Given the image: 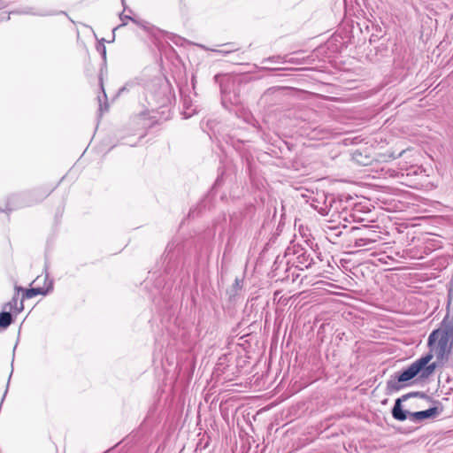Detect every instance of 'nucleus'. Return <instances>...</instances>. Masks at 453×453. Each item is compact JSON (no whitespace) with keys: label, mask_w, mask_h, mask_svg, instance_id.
I'll return each mask as SVG.
<instances>
[{"label":"nucleus","mask_w":453,"mask_h":453,"mask_svg":"<svg viewBox=\"0 0 453 453\" xmlns=\"http://www.w3.org/2000/svg\"><path fill=\"white\" fill-rule=\"evenodd\" d=\"M434 351L437 352V353L449 355V353L451 351V344H449V347L440 346V345L435 344Z\"/></svg>","instance_id":"21"},{"label":"nucleus","mask_w":453,"mask_h":453,"mask_svg":"<svg viewBox=\"0 0 453 453\" xmlns=\"http://www.w3.org/2000/svg\"><path fill=\"white\" fill-rule=\"evenodd\" d=\"M172 249L173 247L170 244H168L165 250L168 251V253H170L172 251Z\"/></svg>","instance_id":"31"},{"label":"nucleus","mask_w":453,"mask_h":453,"mask_svg":"<svg viewBox=\"0 0 453 453\" xmlns=\"http://www.w3.org/2000/svg\"><path fill=\"white\" fill-rule=\"evenodd\" d=\"M334 203H335L334 197H326L325 203L323 205L319 206L317 204H312V206L315 208V210L318 211V212L323 216L328 215L331 211H333L334 213L338 212V208H334Z\"/></svg>","instance_id":"8"},{"label":"nucleus","mask_w":453,"mask_h":453,"mask_svg":"<svg viewBox=\"0 0 453 453\" xmlns=\"http://www.w3.org/2000/svg\"><path fill=\"white\" fill-rule=\"evenodd\" d=\"M261 69L264 71H269V72L280 70L279 68H271V67H266V66H263V67H261Z\"/></svg>","instance_id":"30"},{"label":"nucleus","mask_w":453,"mask_h":453,"mask_svg":"<svg viewBox=\"0 0 453 453\" xmlns=\"http://www.w3.org/2000/svg\"><path fill=\"white\" fill-rule=\"evenodd\" d=\"M221 77H222V75H221V74H216V75L213 77V80H214V82H215V83L219 84L220 88H221V91H222V92H224V88H223L222 83L220 82V79H221Z\"/></svg>","instance_id":"27"},{"label":"nucleus","mask_w":453,"mask_h":453,"mask_svg":"<svg viewBox=\"0 0 453 453\" xmlns=\"http://www.w3.org/2000/svg\"><path fill=\"white\" fill-rule=\"evenodd\" d=\"M452 309V318L453 319V274H452V277L449 282V289H448V303H447V309H448V312L447 314L449 313V309Z\"/></svg>","instance_id":"16"},{"label":"nucleus","mask_w":453,"mask_h":453,"mask_svg":"<svg viewBox=\"0 0 453 453\" xmlns=\"http://www.w3.org/2000/svg\"><path fill=\"white\" fill-rule=\"evenodd\" d=\"M100 83H101V88H102V95H99L97 96L98 104H99V115H102L104 111H107L109 110V104L107 102V96L104 92L103 82H102V77L100 76Z\"/></svg>","instance_id":"12"},{"label":"nucleus","mask_w":453,"mask_h":453,"mask_svg":"<svg viewBox=\"0 0 453 453\" xmlns=\"http://www.w3.org/2000/svg\"><path fill=\"white\" fill-rule=\"evenodd\" d=\"M376 242L375 239L371 237H361L355 240L354 247L361 248L365 246L371 245Z\"/></svg>","instance_id":"17"},{"label":"nucleus","mask_w":453,"mask_h":453,"mask_svg":"<svg viewBox=\"0 0 453 453\" xmlns=\"http://www.w3.org/2000/svg\"><path fill=\"white\" fill-rule=\"evenodd\" d=\"M328 231L326 232V234H327V239L333 242V243H336V239L340 236H342V234H343V232L341 230V226H328ZM342 229H347L348 226L346 225H343L342 226Z\"/></svg>","instance_id":"10"},{"label":"nucleus","mask_w":453,"mask_h":453,"mask_svg":"<svg viewBox=\"0 0 453 453\" xmlns=\"http://www.w3.org/2000/svg\"><path fill=\"white\" fill-rule=\"evenodd\" d=\"M19 199V196L14 195V196H12L8 201H7V205H6V208L5 209H1L0 208V212L2 211H12L17 208L19 207V204L17 203V200Z\"/></svg>","instance_id":"15"},{"label":"nucleus","mask_w":453,"mask_h":453,"mask_svg":"<svg viewBox=\"0 0 453 453\" xmlns=\"http://www.w3.org/2000/svg\"><path fill=\"white\" fill-rule=\"evenodd\" d=\"M441 366L442 365L435 360L434 362L426 364L425 366L422 365V366H419V368L418 367L416 368L415 372L418 376V380H425L428 379L431 375L434 374L436 368L441 367Z\"/></svg>","instance_id":"7"},{"label":"nucleus","mask_w":453,"mask_h":453,"mask_svg":"<svg viewBox=\"0 0 453 453\" xmlns=\"http://www.w3.org/2000/svg\"><path fill=\"white\" fill-rule=\"evenodd\" d=\"M418 393H419V391H412V392H409L405 395H403L402 396H400L395 400V403H394L393 407H398L399 404H400V407H403V402L407 401L410 398H418Z\"/></svg>","instance_id":"14"},{"label":"nucleus","mask_w":453,"mask_h":453,"mask_svg":"<svg viewBox=\"0 0 453 453\" xmlns=\"http://www.w3.org/2000/svg\"><path fill=\"white\" fill-rule=\"evenodd\" d=\"M212 51H215V52H219V53H221L223 55H226L230 52H233L235 50H211Z\"/></svg>","instance_id":"29"},{"label":"nucleus","mask_w":453,"mask_h":453,"mask_svg":"<svg viewBox=\"0 0 453 453\" xmlns=\"http://www.w3.org/2000/svg\"><path fill=\"white\" fill-rule=\"evenodd\" d=\"M201 48L207 50L203 45H199Z\"/></svg>","instance_id":"33"},{"label":"nucleus","mask_w":453,"mask_h":453,"mask_svg":"<svg viewBox=\"0 0 453 453\" xmlns=\"http://www.w3.org/2000/svg\"><path fill=\"white\" fill-rule=\"evenodd\" d=\"M441 366L442 365L435 360L434 362L426 364L425 366L422 365V366H419V368L418 367L416 368L415 372L418 376V380H425L428 379L431 375L434 374L436 368L441 367Z\"/></svg>","instance_id":"6"},{"label":"nucleus","mask_w":453,"mask_h":453,"mask_svg":"<svg viewBox=\"0 0 453 453\" xmlns=\"http://www.w3.org/2000/svg\"><path fill=\"white\" fill-rule=\"evenodd\" d=\"M53 288V282L52 280H50L48 287L46 288H31L28 289H26L19 286H15V291L19 294V292H23L22 299H30L33 298L38 295L46 296L49 294Z\"/></svg>","instance_id":"4"},{"label":"nucleus","mask_w":453,"mask_h":453,"mask_svg":"<svg viewBox=\"0 0 453 453\" xmlns=\"http://www.w3.org/2000/svg\"><path fill=\"white\" fill-rule=\"evenodd\" d=\"M282 88L280 87H272L267 88L262 95L261 99L265 101H268L270 97L274 95L276 92L281 90Z\"/></svg>","instance_id":"19"},{"label":"nucleus","mask_w":453,"mask_h":453,"mask_svg":"<svg viewBox=\"0 0 453 453\" xmlns=\"http://www.w3.org/2000/svg\"><path fill=\"white\" fill-rule=\"evenodd\" d=\"M357 230H359V228H358V227H351V228H350V231H351V232H354V231H357Z\"/></svg>","instance_id":"32"},{"label":"nucleus","mask_w":453,"mask_h":453,"mask_svg":"<svg viewBox=\"0 0 453 453\" xmlns=\"http://www.w3.org/2000/svg\"><path fill=\"white\" fill-rule=\"evenodd\" d=\"M48 280V275L45 276L44 280L46 281Z\"/></svg>","instance_id":"34"},{"label":"nucleus","mask_w":453,"mask_h":453,"mask_svg":"<svg viewBox=\"0 0 453 453\" xmlns=\"http://www.w3.org/2000/svg\"><path fill=\"white\" fill-rule=\"evenodd\" d=\"M418 378L414 367L410 365L408 367L393 373L387 381L386 394L391 395L402 388L413 384V380Z\"/></svg>","instance_id":"2"},{"label":"nucleus","mask_w":453,"mask_h":453,"mask_svg":"<svg viewBox=\"0 0 453 453\" xmlns=\"http://www.w3.org/2000/svg\"><path fill=\"white\" fill-rule=\"evenodd\" d=\"M122 1V4H124V0H121Z\"/></svg>","instance_id":"35"},{"label":"nucleus","mask_w":453,"mask_h":453,"mask_svg":"<svg viewBox=\"0 0 453 453\" xmlns=\"http://www.w3.org/2000/svg\"><path fill=\"white\" fill-rule=\"evenodd\" d=\"M443 410L442 405H434V407H430L425 411H410L403 407H392L391 415L393 418L397 421H405L409 419L413 423H421L426 419H434Z\"/></svg>","instance_id":"1"},{"label":"nucleus","mask_w":453,"mask_h":453,"mask_svg":"<svg viewBox=\"0 0 453 453\" xmlns=\"http://www.w3.org/2000/svg\"><path fill=\"white\" fill-rule=\"evenodd\" d=\"M429 348V351L425 354L424 356H422L421 357H419L418 359H417L415 362H413L411 364V365L414 367V369L416 368H419V366H422V365H426V364L430 363L431 360L433 359L434 356V346H428Z\"/></svg>","instance_id":"9"},{"label":"nucleus","mask_w":453,"mask_h":453,"mask_svg":"<svg viewBox=\"0 0 453 453\" xmlns=\"http://www.w3.org/2000/svg\"><path fill=\"white\" fill-rule=\"evenodd\" d=\"M13 322L11 312L3 311L0 312V331L4 330Z\"/></svg>","instance_id":"13"},{"label":"nucleus","mask_w":453,"mask_h":453,"mask_svg":"<svg viewBox=\"0 0 453 453\" xmlns=\"http://www.w3.org/2000/svg\"><path fill=\"white\" fill-rule=\"evenodd\" d=\"M418 398L425 399V400H426L428 402H431V403H434L435 405H442L440 401L434 400L433 397H431L426 393L422 392V391H419Z\"/></svg>","instance_id":"20"},{"label":"nucleus","mask_w":453,"mask_h":453,"mask_svg":"<svg viewBox=\"0 0 453 453\" xmlns=\"http://www.w3.org/2000/svg\"><path fill=\"white\" fill-rule=\"evenodd\" d=\"M119 19H120V20L122 21V23H121L119 26L115 27V31H116L119 27L125 26V24H126V20H127V19H131L132 21L135 22V20H134L133 18H131L129 15H124L123 13H120V14H119Z\"/></svg>","instance_id":"24"},{"label":"nucleus","mask_w":453,"mask_h":453,"mask_svg":"<svg viewBox=\"0 0 453 453\" xmlns=\"http://www.w3.org/2000/svg\"><path fill=\"white\" fill-rule=\"evenodd\" d=\"M294 253L296 255V267L300 270L308 269L313 264L311 254L301 246H294Z\"/></svg>","instance_id":"5"},{"label":"nucleus","mask_w":453,"mask_h":453,"mask_svg":"<svg viewBox=\"0 0 453 453\" xmlns=\"http://www.w3.org/2000/svg\"><path fill=\"white\" fill-rule=\"evenodd\" d=\"M242 288V280L235 278L234 284L231 287L229 295L230 297L235 296Z\"/></svg>","instance_id":"18"},{"label":"nucleus","mask_w":453,"mask_h":453,"mask_svg":"<svg viewBox=\"0 0 453 453\" xmlns=\"http://www.w3.org/2000/svg\"><path fill=\"white\" fill-rule=\"evenodd\" d=\"M416 429H417V427H408L407 429L398 428L397 431L401 434H410V433L414 432Z\"/></svg>","instance_id":"26"},{"label":"nucleus","mask_w":453,"mask_h":453,"mask_svg":"<svg viewBox=\"0 0 453 453\" xmlns=\"http://www.w3.org/2000/svg\"><path fill=\"white\" fill-rule=\"evenodd\" d=\"M96 50L101 54L103 59L105 60L106 48H105L104 44L103 42H99L98 44L96 45Z\"/></svg>","instance_id":"23"},{"label":"nucleus","mask_w":453,"mask_h":453,"mask_svg":"<svg viewBox=\"0 0 453 453\" xmlns=\"http://www.w3.org/2000/svg\"><path fill=\"white\" fill-rule=\"evenodd\" d=\"M434 356L436 357V361L441 365H444L449 360V355L446 354L434 352Z\"/></svg>","instance_id":"22"},{"label":"nucleus","mask_w":453,"mask_h":453,"mask_svg":"<svg viewBox=\"0 0 453 453\" xmlns=\"http://www.w3.org/2000/svg\"><path fill=\"white\" fill-rule=\"evenodd\" d=\"M18 299H19V294L16 291V293L12 296V300L4 305V310L10 308L11 310H14L15 313L21 312L24 309V304H23L24 299H22L20 301V303L19 306H18Z\"/></svg>","instance_id":"11"},{"label":"nucleus","mask_w":453,"mask_h":453,"mask_svg":"<svg viewBox=\"0 0 453 453\" xmlns=\"http://www.w3.org/2000/svg\"><path fill=\"white\" fill-rule=\"evenodd\" d=\"M130 86L129 83H127L125 86H123L122 88H120L118 91V93L115 95V99L119 96L124 91L127 90L128 89V87Z\"/></svg>","instance_id":"28"},{"label":"nucleus","mask_w":453,"mask_h":453,"mask_svg":"<svg viewBox=\"0 0 453 453\" xmlns=\"http://www.w3.org/2000/svg\"><path fill=\"white\" fill-rule=\"evenodd\" d=\"M283 58L280 55H277V56H272V57H269V58H266L265 59H263L262 63H266V62H279L280 60H282Z\"/></svg>","instance_id":"25"},{"label":"nucleus","mask_w":453,"mask_h":453,"mask_svg":"<svg viewBox=\"0 0 453 453\" xmlns=\"http://www.w3.org/2000/svg\"><path fill=\"white\" fill-rule=\"evenodd\" d=\"M453 342V319L449 314L444 317L439 328L434 329L428 336L427 346L440 345L449 347V342Z\"/></svg>","instance_id":"3"}]
</instances>
